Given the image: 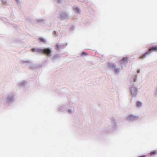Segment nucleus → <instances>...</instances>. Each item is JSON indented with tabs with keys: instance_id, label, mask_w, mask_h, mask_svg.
Returning a JSON list of instances; mask_svg holds the SVG:
<instances>
[{
	"instance_id": "f257e3e1",
	"label": "nucleus",
	"mask_w": 157,
	"mask_h": 157,
	"mask_svg": "<svg viewBox=\"0 0 157 157\" xmlns=\"http://www.w3.org/2000/svg\"><path fill=\"white\" fill-rule=\"evenodd\" d=\"M138 75L133 76L131 78L132 86L130 87V91L133 97L136 96L138 93L137 86L136 85L138 84L139 80L138 79Z\"/></svg>"
},
{
	"instance_id": "f03ea898",
	"label": "nucleus",
	"mask_w": 157,
	"mask_h": 157,
	"mask_svg": "<svg viewBox=\"0 0 157 157\" xmlns=\"http://www.w3.org/2000/svg\"><path fill=\"white\" fill-rule=\"evenodd\" d=\"M32 51L33 52H36L38 53H41L46 55L48 56H50L52 55L51 49L50 48H46L44 49L33 48L32 49Z\"/></svg>"
},
{
	"instance_id": "7ed1b4c3",
	"label": "nucleus",
	"mask_w": 157,
	"mask_h": 157,
	"mask_svg": "<svg viewBox=\"0 0 157 157\" xmlns=\"http://www.w3.org/2000/svg\"><path fill=\"white\" fill-rule=\"evenodd\" d=\"M15 94L13 93L8 94L5 97L4 104L10 105L12 104L15 101Z\"/></svg>"
},
{
	"instance_id": "20e7f679",
	"label": "nucleus",
	"mask_w": 157,
	"mask_h": 157,
	"mask_svg": "<svg viewBox=\"0 0 157 157\" xmlns=\"http://www.w3.org/2000/svg\"><path fill=\"white\" fill-rule=\"evenodd\" d=\"M67 43H61L58 42L55 45V49L57 51H60L65 48L67 46Z\"/></svg>"
},
{
	"instance_id": "39448f33",
	"label": "nucleus",
	"mask_w": 157,
	"mask_h": 157,
	"mask_svg": "<svg viewBox=\"0 0 157 157\" xmlns=\"http://www.w3.org/2000/svg\"><path fill=\"white\" fill-rule=\"evenodd\" d=\"M153 51H157V46H152L151 48H150L147 52H146L142 56H140V58L142 59L145 58L147 55L149 54L151 52Z\"/></svg>"
},
{
	"instance_id": "423d86ee",
	"label": "nucleus",
	"mask_w": 157,
	"mask_h": 157,
	"mask_svg": "<svg viewBox=\"0 0 157 157\" xmlns=\"http://www.w3.org/2000/svg\"><path fill=\"white\" fill-rule=\"evenodd\" d=\"M21 62L23 65L29 67L33 63V61L32 60L28 59H22Z\"/></svg>"
},
{
	"instance_id": "0eeeda50",
	"label": "nucleus",
	"mask_w": 157,
	"mask_h": 157,
	"mask_svg": "<svg viewBox=\"0 0 157 157\" xmlns=\"http://www.w3.org/2000/svg\"><path fill=\"white\" fill-rule=\"evenodd\" d=\"M138 116L134 114H130L128 115L126 118V120L129 121H134L138 120Z\"/></svg>"
},
{
	"instance_id": "6e6552de",
	"label": "nucleus",
	"mask_w": 157,
	"mask_h": 157,
	"mask_svg": "<svg viewBox=\"0 0 157 157\" xmlns=\"http://www.w3.org/2000/svg\"><path fill=\"white\" fill-rule=\"evenodd\" d=\"M111 127L112 129L113 130H115L118 127L117 121L113 117H112L111 118Z\"/></svg>"
},
{
	"instance_id": "1a4fd4ad",
	"label": "nucleus",
	"mask_w": 157,
	"mask_h": 157,
	"mask_svg": "<svg viewBox=\"0 0 157 157\" xmlns=\"http://www.w3.org/2000/svg\"><path fill=\"white\" fill-rule=\"evenodd\" d=\"M60 18V19L62 20H65L69 19V16L67 12H64L61 13Z\"/></svg>"
},
{
	"instance_id": "9d476101",
	"label": "nucleus",
	"mask_w": 157,
	"mask_h": 157,
	"mask_svg": "<svg viewBox=\"0 0 157 157\" xmlns=\"http://www.w3.org/2000/svg\"><path fill=\"white\" fill-rule=\"evenodd\" d=\"M27 83V82L25 80H22L19 82V86L20 87H25Z\"/></svg>"
},
{
	"instance_id": "9b49d317",
	"label": "nucleus",
	"mask_w": 157,
	"mask_h": 157,
	"mask_svg": "<svg viewBox=\"0 0 157 157\" xmlns=\"http://www.w3.org/2000/svg\"><path fill=\"white\" fill-rule=\"evenodd\" d=\"M67 105H64L61 106L58 108V110L59 111H67Z\"/></svg>"
},
{
	"instance_id": "f8f14e48",
	"label": "nucleus",
	"mask_w": 157,
	"mask_h": 157,
	"mask_svg": "<svg viewBox=\"0 0 157 157\" xmlns=\"http://www.w3.org/2000/svg\"><path fill=\"white\" fill-rule=\"evenodd\" d=\"M36 21L39 24H45L46 22V20L42 18H37L36 19Z\"/></svg>"
},
{
	"instance_id": "ddd939ff",
	"label": "nucleus",
	"mask_w": 157,
	"mask_h": 157,
	"mask_svg": "<svg viewBox=\"0 0 157 157\" xmlns=\"http://www.w3.org/2000/svg\"><path fill=\"white\" fill-rule=\"evenodd\" d=\"M108 67L110 68L113 71L114 68L116 67V64L114 63H108Z\"/></svg>"
},
{
	"instance_id": "4468645a",
	"label": "nucleus",
	"mask_w": 157,
	"mask_h": 157,
	"mask_svg": "<svg viewBox=\"0 0 157 157\" xmlns=\"http://www.w3.org/2000/svg\"><path fill=\"white\" fill-rule=\"evenodd\" d=\"M73 10L76 13H81V10L79 8L76 6H74Z\"/></svg>"
},
{
	"instance_id": "2eb2a0df",
	"label": "nucleus",
	"mask_w": 157,
	"mask_h": 157,
	"mask_svg": "<svg viewBox=\"0 0 157 157\" xmlns=\"http://www.w3.org/2000/svg\"><path fill=\"white\" fill-rule=\"evenodd\" d=\"M60 57V56L59 54H54L52 57V60L53 61H55L56 59H59Z\"/></svg>"
},
{
	"instance_id": "dca6fc26",
	"label": "nucleus",
	"mask_w": 157,
	"mask_h": 157,
	"mask_svg": "<svg viewBox=\"0 0 157 157\" xmlns=\"http://www.w3.org/2000/svg\"><path fill=\"white\" fill-rule=\"evenodd\" d=\"M40 67V65L38 64H33V63L29 67L31 68L36 69Z\"/></svg>"
},
{
	"instance_id": "f3484780",
	"label": "nucleus",
	"mask_w": 157,
	"mask_h": 157,
	"mask_svg": "<svg viewBox=\"0 0 157 157\" xmlns=\"http://www.w3.org/2000/svg\"><path fill=\"white\" fill-rule=\"evenodd\" d=\"M142 103L139 101H137L136 102V107L138 108H140L142 106Z\"/></svg>"
},
{
	"instance_id": "a211bd4d",
	"label": "nucleus",
	"mask_w": 157,
	"mask_h": 157,
	"mask_svg": "<svg viewBox=\"0 0 157 157\" xmlns=\"http://www.w3.org/2000/svg\"><path fill=\"white\" fill-rule=\"evenodd\" d=\"M115 73L117 74H118L121 71V69L120 68H117L115 67L113 71Z\"/></svg>"
},
{
	"instance_id": "6ab92c4d",
	"label": "nucleus",
	"mask_w": 157,
	"mask_h": 157,
	"mask_svg": "<svg viewBox=\"0 0 157 157\" xmlns=\"http://www.w3.org/2000/svg\"><path fill=\"white\" fill-rule=\"evenodd\" d=\"M39 40L40 41V42H42L44 44H45L47 41L43 37L39 38Z\"/></svg>"
},
{
	"instance_id": "aec40b11",
	"label": "nucleus",
	"mask_w": 157,
	"mask_h": 157,
	"mask_svg": "<svg viewBox=\"0 0 157 157\" xmlns=\"http://www.w3.org/2000/svg\"><path fill=\"white\" fill-rule=\"evenodd\" d=\"M128 59L127 58H126L124 57L122 59H121L120 61V63L121 64H123L124 62H127Z\"/></svg>"
},
{
	"instance_id": "412c9836",
	"label": "nucleus",
	"mask_w": 157,
	"mask_h": 157,
	"mask_svg": "<svg viewBox=\"0 0 157 157\" xmlns=\"http://www.w3.org/2000/svg\"><path fill=\"white\" fill-rule=\"evenodd\" d=\"M69 28L71 31H73L75 29V26L73 25H71L69 26Z\"/></svg>"
},
{
	"instance_id": "4be33fe9",
	"label": "nucleus",
	"mask_w": 157,
	"mask_h": 157,
	"mask_svg": "<svg viewBox=\"0 0 157 157\" xmlns=\"http://www.w3.org/2000/svg\"><path fill=\"white\" fill-rule=\"evenodd\" d=\"M67 111L68 113L70 114H71L72 113V109L71 108H68Z\"/></svg>"
},
{
	"instance_id": "5701e85b",
	"label": "nucleus",
	"mask_w": 157,
	"mask_h": 157,
	"mask_svg": "<svg viewBox=\"0 0 157 157\" xmlns=\"http://www.w3.org/2000/svg\"><path fill=\"white\" fill-rule=\"evenodd\" d=\"M156 153V152L155 151H154L151 152L150 153V155L151 156H153L155 155Z\"/></svg>"
},
{
	"instance_id": "b1692460",
	"label": "nucleus",
	"mask_w": 157,
	"mask_h": 157,
	"mask_svg": "<svg viewBox=\"0 0 157 157\" xmlns=\"http://www.w3.org/2000/svg\"><path fill=\"white\" fill-rule=\"evenodd\" d=\"M53 34L54 35V36L56 37H57L58 36V33L56 31H54L53 32Z\"/></svg>"
},
{
	"instance_id": "393cba45",
	"label": "nucleus",
	"mask_w": 157,
	"mask_h": 157,
	"mask_svg": "<svg viewBox=\"0 0 157 157\" xmlns=\"http://www.w3.org/2000/svg\"><path fill=\"white\" fill-rule=\"evenodd\" d=\"M111 130L110 129L107 128L105 130V131L108 132H110Z\"/></svg>"
},
{
	"instance_id": "a878e982",
	"label": "nucleus",
	"mask_w": 157,
	"mask_h": 157,
	"mask_svg": "<svg viewBox=\"0 0 157 157\" xmlns=\"http://www.w3.org/2000/svg\"><path fill=\"white\" fill-rule=\"evenodd\" d=\"M81 55L82 56H86L87 55V54L85 53V52H83Z\"/></svg>"
},
{
	"instance_id": "bb28decb",
	"label": "nucleus",
	"mask_w": 157,
	"mask_h": 157,
	"mask_svg": "<svg viewBox=\"0 0 157 157\" xmlns=\"http://www.w3.org/2000/svg\"><path fill=\"white\" fill-rule=\"evenodd\" d=\"M56 2L58 3H60L62 2L61 0H55Z\"/></svg>"
},
{
	"instance_id": "cd10ccee",
	"label": "nucleus",
	"mask_w": 157,
	"mask_h": 157,
	"mask_svg": "<svg viewBox=\"0 0 157 157\" xmlns=\"http://www.w3.org/2000/svg\"><path fill=\"white\" fill-rule=\"evenodd\" d=\"M16 3H17V5H18V6H19L20 5V2H19V0H16Z\"/></svg>"
},
{
	"instance_id": "c85d7f7f",
	"label": "nucleus",
	"mask_w": 157,
	"mask_h": 157,
	"mask_svg": "<svg viewBox=\"0 0 157 157\" xmlns=\"http://www.w3.org/2000/svg\"><path fill=\"white\" fill-rule=\"evenodd\" d=\"M2 2L4 4H7V2H6L5 1H2Z\"/></svg>"
},
{
	"instance_id": "c756f323",
	"label": "nucleus",
	"mask_w": 157,
	"mask_h": 157,
	"mask_svg": "<svg viewBox=\"0 0 157 157\" xmlns=\"http://www.w3.org/2000/svg\"><path fill=\"white\" fill-rule=\"evenodd\" d=\"M78 1L79 2H84V0H78Z\"/></svg>"
},
{
	"instance_id": "7c9ffc66",
	"label": "nucleus",
	"mask_w": 157,
	"mask_h": 157,
	"mask_svg": "<svg viewBox=\"0 0 157 157\" xmlns=\"http://www.w3.org/2000/svg\"><path fill=\"white\" fill-rule=\"evenodd\" d=\"M138 157H146L145 155H143L138 156Z\"/></svg>"
},
{
	"instance_id": "2f4dec72",
	"label": "nucleus",
	"mask_w": 157,
	"mask_h": 157,
	"mask_svg": "<svg viewBox=\"0 0 157 157\" xmlns=\"http://www.w3.org/2000/svg\"><path fill=\"white\" fill-rule=\"evenodd\" d=\"M140 69H139L137 70V72L138 73H140Z\"/></svg>"
},
{
	"instance_id": "473e14b6",
	"label": "nucleus",
	"mask_w": 157,
	"mask_h": 157,
	"mask_svg": "<svg viewBox=\"0 0 157 157\" xmlns=\"http://www.w3.org/2000/svg\"><path fill=\"white\" fill-rule=\"evenodd\" d=\"M31 19L29 20V21H30V22H32V21H31Z\"/></svg>"
}]
</instances>
